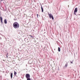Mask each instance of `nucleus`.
Masks as SVG:
<instances>
[{
  "label": "nucleus",
  "instance_id": "obj_5",
  "mask_svg": "<svg viewBox=\"0 0 80 80\" xmlns=\"http://www.w3.org/2000/svg\"><path fill=\"white\" fill-rule=\"evenodd\" d=\"M0 21L1 23H3V21H2L3 18H2V17H0Z\"/></svg>",
  "mask_w": 80,
  "mask_h": 80
},
{
  "label": "nucleus",
  "instance_id": "obj_6",
  "mask_svg": "<svg viewBox=\"0 0 80 80\" xmlns=\"http://www.w3.org/2000/svg\"><path fill=\"white\" fill-rule=\"evenodd\" d=\"M67 66H68V63L67 62L65 65V68H67Z\"/></svg>",
  "mask_w": 80,
  "mask_h": 80
},
{
  "label": "nucleus",
  "instance_id": "obj_8",
  "mask_svg": "<svg viewBox=\"0 0 80 80\" xmlns=\"http://www.w3.org/2000/svg\"><path fill=\"white\" fill-rule=\"evenodd\" d=\"M17 74V72H15V71H14V75L15 76H16V75Z\"/></svg>",
  "mask_w": 80,
  "mask_h": 80
},
{
  "label": "nucleus",
  "instance_id": "obj_7",
  "mask_svg": "<svg viewBox=\"0 0 80 80\" xmlns=\"http://www.w3.org/2000/svg\"><path fill=\"white\" fill-rule=\"evenodd\" d=\"M4 23L6 24V23H7V19H5L4 20Z\"/></svg>",
  "mask_w": 80,
  "mask_h": 80
},
{
  "label": "nucleus",
  "instance_id": "obj_2",
  "mask_svg": "<svg viewBox=\"0 0 80 80\" xmlns=\"http://www.w3.org/2000/svg\"><path fill=\"white\" fill-rule=\"evenodd\" d=\"M26 77L27 78V80H31L30 79V75L28 74H26Z\"/></svg>",
  "mask_w": 80,
  "mask_h": 80
},
{
  "label": "nucleus",
  "instance_id": "obj_13",
  "mask_svg": "<svg viewBox=\"0 0 80 80\" xmlns=\"http://www.w3.org/2000/svg\"><path fill=\"white\" fill-rule=\"evenodd\" d=\"M71 63H73V61H70Z\"/></svg>",
  "mask_w": 80,
  "mask_h": 80
},
{
  "label": "nucleus",
  "instance_id": "obj_11",
  "mask_svg": "<svg viewBox=\"0 0 80 80\" xmlns=\"http://www.w3.org/2000/svg\"><path fill=\"white\" fill-rule=\"evenodd\" d=\"M58 52H60V47L58 48Z\"/></svg>",
  "mask_w": 80,
  "mask_h": 80
},
{
  "label": "nucleus",
  "instance_id": "obj_14",
  "mask_svg": "<svg viewBox=\"0 0 80 80\" xmlns=\"http://www.w3.org/2000/svg\"><path fill=\"white\" fill-rule=\"evenodd\" d=\"M37 16L38 18V14H37Z\"/></svg>",
  "mask_w": 80,
  "mask_h": 80
},
{
  "label": "nucleus",
  "instance_id": "obj_4",
  "mask_svg": "<svg viewBox=\"0 0 80 80\" xmlns=\"http://www.w3.org/2000/svg\"><path fill=\"white\" fill-rule=\"evenodd\" d=\"M77 8H76L74 10V15H76V13H77Z\"/></svg>",
  "mask_w": 80,
  "mask_h": 80
},
{
  "label": "nucleus",
  "instance_id": "obj_1",
  "mask_svg": "<svg viewBox=\"0 0 80 80\" xmlns=\"http://www.w3.org/2000/svg\"><path fill=\"white\" fill-rule=\"evenodd\" d=\"M13 27H14V28H19V24L17 22H14L13 24Z\"/></svg>",
  "mask_w": 80,
  "mask_h": 80
},
{
  "label": "nucleus",
  "instance_id": "obj_15",
  "mask_svg": "<svg viewBox=\"0 0 80 80\" xmlns=\"http://www.w3.org/2000/svg\"><path fill=\"white\" fill-rule=\"evenodd\" d=\"M7 57H8V56H7Z\"/></svg>",
  "mask_w": 80,
  "mask_h": 80
},
{
  "label": "nucleus",
  "instance_id": "obj_9",
  "mask_svg": "<svg viewBox=\"0 0 80 80\" xmlns=\"http://www.w3.org/2000/svg\"><path fill=\"white\" fill-rule=\"evenodd\" d=\"M10 76H11V78H12V77L13 76V73H11Z\"/></svg>",
  "mask_w": 80,
  "mask_h": 80
},
{
  "label": "nucleus",
  "instance_id": "obj_3",
  "mask_svg": "<svg viewBox=\"0 0 80 80\" xmlns=\"http://www.w3.org/2000/svg\"><path fill=\"white\" fill-rule=\"evenodd\" d=\"M48 16L51 19V18L52 20H54V18H53V15H52V14H49Z\"/></svg>",
  "mask_w": 80,
  "mask_h": 80
},
{
  "label": "nucleus",
  "instance_id": "obj_10",
  "mask_svg": "<svg viewBox=\"0 0 80 80\" xmlns=\"http://www.w3.org/2000/svg\"><path fill=\"white\" fill-rule=\"evenodd\" d=\"M41 10L42 11V12H43V8L42 6H41Z\"/></svg>",
  "mask_w": 80,
  "mask_h": 80
},
{
  "label": "nucleus",
  "instance_id": "obj_12",
  "mask_svg": "<svg viewBox=\"0 0 80 80\" xmlns=\"http://www.w3.org/2000/svg\"><path fill=\"white\" fill-rule=\"evenodd\" d=\"M29 35V36H30V37H32V38H33V36H32V35Z\"/></svg>",
  "mask_w": 80,
  "mask_h": 80
}]
</instances>
